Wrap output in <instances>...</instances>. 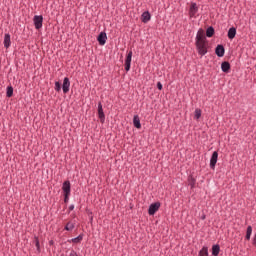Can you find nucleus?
<instances>
[{
	"mask_svg": "<svg viewBox=\"0 0 256 256\" xmlns=\"http://www.w3.org/2000/svg\"><path fill=\"white\" fill-rule=\"evenodd\" d=\"M195 46L198 51V55L201 57L207 55V42H195Z\"/></svg>",
	"mask_w": 256,
	"mask_h": 256,
	"instance_id": "obj_1",
	"label": "nucleus"
},
{
	"mask_svg": "<svg viewBox=\"0 0 256 256\" xmlns=\"http://www.w3.org/2000/svg\"><path fill=\"white\" fill-rule=\"evenodd\" d=\"M221 70L223 71V73H229L231 71V63H229L228 61L222 62Z\"/></svg>",
	"mask_w": 256,
	"mask_h": 256,
	"instance_id": "obj_13",
	"label": "nucleus"
},
{
	"mask_svg": "<svg viewBox=\"0 0 256 256\" xmlns=\"http://www.w3.org/2000/svg\"><path fill=\"white\" fill-rule=\"evenodd\" d=\"M70 256H79V254H77V252L75 250H72L70 252Z\"/></svg>",
	"mask_w": 256,
	"mask_h": 256,
	"instance_id": "obj_31",
	"label": "nucleus"
},
{
	"mask_svg": "<svg viewBox=\"0 0 256 256\" xmlns=\"http://www.w3.org/2000/svg\"><path fill=\"white\" fill-rule=\"evenodd\" d=\"M97 41L99 45H105L107 43V33L100 32V34L97 37Z\"/></svg>",
	"mask_w": 256,
	"mask_h": 256,
	"instance_id": "obj_11",
	"label": "nucleus"
},
{
	"mask_svg": "<svg viewBox=\"0 0 256 256\" xmlns=\"http://www.w3.org/2000/svg\"><path fill=\"white\" fill-rule=\"evenodd\" d=\"M196 183H197V179H195L193 175L188 176V185H190L191 189H195Z\"/></svg>",
	"mask_w": 256,
	"mask_h": 256,
	"instance_id": "obj_18",
	"label": "nucleus"
},
{
	"mask_svg": "<svg viewBox=\"0 0 256 256\" xmlns=\"http://www.w3.org/2000/svg\"><path fill=\"white\" fill-rule=\"evenodd\" d=\"M213 35H215V28L209 26L206 30V37H213Z\"/></svg>",
	"mask_w": 256,
	"mask_h": 256,
	"instance_id": "obj_23",
	"label": "nucleus"
},
{
	"mask_svg": "<svg viewBox=\"0 0 256 256\" xmlns=\"http://www.w3.org/2000/svg\"><path fill=\"white\" fill-rule=\"evenodd\" d=\"M49 244H50V245H53V240H51V241L49 242Z\"/></svg>",
	"mask_w": 256,
	"mask_h": 256,
	"instance_id": "obj_35",
	"label": "nucleus"
},
{
	"mask_svg": "<svg viewBox=\"0 0 256 256\" xmlns=\"http://www.w3.org/2000/svg\"><path fill=\"white\" fill-rule=\"evenodd\" d=\"M196 43H207V37L205 36V30L200 28L196 35Z\"/></svg>",
	"mask_w": 256,
	"mask_h": 256,
	"instance_id": "obj_2",
	"label": "nucleus"
},
{
	"mask_svg": "<svg viewBox=\"0 0 256 256\" xmlns=\"http://www.w3.org/2000/svg\"><path fill=\"white\" fill-rule=\"evenodd\" d=\"M35 29L43 27V15H35L33 18Z\"/></svg>",
	"mask_w": 256,
	"mask_h": 256,
	"instance_id": "obj_4",
	"label": "nucleus"
},
{
	"mask_svg": "<svg viewBox=\"0 0 256 256\" xmlns=\"http://www.w3.org/2000/svg\"><path fill=\"white\" fill-rule=\"evenodd\" d=\"M194 118L201 119V109H196L194 112Z\"/></svg>",
	"mask_w": 256,
	"mask_h": 256,
	"instance_id": "obj_27",
	"label": "nucleus"
},
{
	"mask_svg": "<svg viewBox=\"0 0 256 256\" xmlns=\"http://www.w3.org/2000/svg\"><path fill=\"white\" fill-rule=\"evenodd\" d=\"M90 221H93V216H91Z\"/></svg>",
	"mask_w": 256,
	"mask_h": 256,
	"instance_id": "obj_36",
	"label": "nucleus"
},
{
	"mask_svg": "<svg viewBox=\"0 0 256 256\" xmlns=\"http://www.w3.org/2000/svg\"><path fill=\"white\" fill-rule=\"evenodd\" d=\"M54 89L59 93V91H61V82L56 81Z\"/></svg>",
	"mask_w": 256,
	"mask_h": 256,
	"instance_id": "obj_28",
	"label": "nucleus"
},
{
	"mask_svg": "<svg viewBox=\"0 0 256 256\" xmlns=\"http://www.w3.org/2000/svg\"><path fill=\"white\" fill-rule=\"evenodd\" d=\"M206 217H207L206 215H203V216L201 217L202 221H205Z\"/></svg>",
	"mask_w": 256,
	"mask_h": 256,
	"instance_id": "obj_34",
	"label": "nucleus"
},
{
	"mask_svg": "<svg viewBox=\"0 0 256 256\" xmlns=\"http://www.w3.org/2000/svg\"><path fill=\"white\" fill-rule=\"evenodd\" d=\"M160 207H161V202L152 203V204L149 206L148 214H149V215H154L155 212H156Z\"/></svg>",
	"mask_w": 256,
	"mask_h": 256,
	"instance_id": "obj_7",
	"label": "nucleus"
},
{
	"mask_svg": "<svg viewBox=\"0 0 256 256\" xmlns=\"http://www.w3.org/2000/svg\"><path fill=\"white\" fill-rule=\"evenodd\" d=\"M6 97H8V98L13 97V86H7V88H6Z\"/></svg>",
	"mask_w": 256,
	"mask_h": 256,
	"instance_id": "obj_26",
	"label": "nucleus"
},
{
	"mask_svg": "<svg viewBox=\"0 0 256 256\" xmlns=\"http://www.w3.org/2000/svg\"><path fill=\"white\" fill-rule=\"evenodd\" d=\"M73 209H75V205L71 204V205L69 206V213H71V211H73Z\"/></svg>",
	"mask_w": 256,
	"mask_h": 256,
	"instance_id": "obj_33",
	"label": "nucleus"
},
{
	"mask_svg": "<svg viewBox=\"0 0 256 256\" xmlns=\"http://www.w3.org/2000/svg\"><path fill=\"white\" fill-rule=\"evenodd\" d=\"M71 87V81H69L68 77H65L62 84V91L63 93H67L69 91V88Z\"/></svg>",
	"mask_w": 256,
	"mask_h": 256,
	"instance_id": "obj_12",
	"label": "nucleus"
},
{
	"mask_svg": "<svg viewBox=\"0 0 256 256\" xmlns=\"http://www.w3.org/2000/svg\"><path fill=\"white\" fill-rule=\"evenodd\" d=\"M220 251H221V246H219V244H215L212 246V255L213 256H219Z\"/></svg>",
	"mask_w": 256,
	"mask_h": 256,
	"instance_id": "obj_19",
	"label": "nucleus"
},
{
	"mask_svg": "<svg viewBox=\"0 0 256 256\" xmlns=\"http://www.w3.org/2000/svg\"><path fill=\"white\" fill-rule=\"evenodd\" d=\"M252 233H253V227L248 226L247 230H246V236H245L246 241H250L251 240V234Z\"/></svg>",
	"mask_w": 256,
	"mask_h": 256,
	"instance_id": "obj_22",
	"label": "nucleus"
},
{
	"mask_svg": "<svg viewBox=\"0 0 256 256\" xmlns=\"http://www.w3.org/2000/svg\"><path fill=\"white\" fill-rule=\"evenodd\" d=\"M98 117L101 123H105V112H103V104L101 102L98 103Z\"/></svg>",
	"mask_w": 256,
	"mask_h": 256,
	"instance_id": "obj_8",
	"label": "nucleus"
},
{
	"mask_svg": "<svg viewBox=\"0 0 256 256\" xmlns=\"http://www.w3.org/2000/svg\"><path fill=\"white\" fill-rule=\"evenodd\" d=\"M34 243H35V247L37 248V252L41 253V244L39 243L38 236H34Z\"/></svg>",
	"mask_w": 256,
	"mask_h": 256,
	"instance_id": "obj_25",
	"label": "nucleus"
},
{
	"mask_svg": "<svg viewBox=\"0 0 256 256\" xmlns=\"http://www.w3.org/2000/svg\"><path fill=\"white\" fill-rule=\"evenodd\" d=\"M69 195L71 194H64V203H69Z\"/></svg>",
	"mask_w": 256,
	"mask_h": 256,
	"instance_id": "obj_30",
	"label": "nucleus"
},
{
	"mask_svg": "<svg viewBox=\"0 0 256 256\" xmlns=\"http://www.w3.org/2000/svg\"><path fill=\"white\" fill-rule=\"evenodd\" d=\"M4 47L9 49L11 47V34L6 33L4 35Z\"/></svg>",
	"mask_w": 256,
	"mask_h": 256,
	"instance_id": "obj_15",
	"label": "nucleus"
},
{
	"mask_svg": "<svg viewBox=\"0 0 256 256\" xmlns=\"http://www.w3.org/2000/svg\"><path fill=\"white\" fill-rule=\"evenodd\" d=\"M133 125L136 127V129H141V119H139V115H134Z\"/></svg>",
	"mask_w": 256,
	"mask_h": 256,
	"instance_id": "obj_17",
	"label": "nucleus"
},
{
	"mask_svg": "<svg viewBox=\"0 0 256 256\" xmlns=\"http://www.w3.org/2000/svg\"><path fill=\"white\" fill-rule=\"evenodd\" d=\"M236 35H237V28H235V27L229 28L228 34H227L228 39L233 40V39H235Z\"/></svg>",
	"mask_w": 256,
	"mask_h": 256,
	"instance_id": "obj_16",
	"label": "nucleus"
},
{
	"mask_svg": "<svg viewBox=\"0 0 256 256\" xmlns=\"http://www.w3.org/2000/svg\"><path fill=\"white\" fill-rule=\"evenodd\" d=\"M219 159V153L214 151L210 158V169L215 170V165H217V160Z\"/></svg>",
	"mask_w": 256,
	"mask_h": 256,
	"instance_id": "obj_6",
	"label": "nucleus"
},
{
	"mask_svg": "<svg viewBox=\"0 0 256 256\" xmlns=\"http://www.w3.org/2000/svg\"><path fill=\"white\" fill-rule=\"evenodd\" d=\"M215 53L217 57H224L225 56V46L222 44H218L215 48Z\"/></svg>",
	"mask_w": 256,
	"mask_h": 256,
	"instance_id": "obj_9",
	"label": "nucleus"
},
{
	"mask_svg": "<svg viewBox=\"0 0 256 256\" xmlns=\"http://www.w3.org/2000/svg\"><path fill=\"white\" fill-rule=\"evenodd\" d=\"M198 256H209V248L207 246H204L200 251Z\"/></svg>",
	"mask_w": 256,
	"mask_h": 256,
	"instance_id": "obj_24",
	"label": "nucleus"
},
{
	"mask_svg": "<svg viewBox=\"0 0 256 256\" xmlns=\"http://www.w3.org/2000/svg\"><path fill=\"white\" fill-rule=\"evenodd\" d=\"M157 89L163 91V84L161 82H157Z\"/></svg>",
	"mask_w": 256,
	"mask_h": 256,
	"instance_id": "obj_29",
	"label": "nucleus"
},
{
	"mask_svg": "<svg viewBox=\"0 0 256 256\" xmlns=\"http://www.w3.org/2000/svg\"><path fill=\"white\" fill-rule=\"evenodd\" d=\"M133 59V51H129L125 59V71H131V60Z\"/></svg>",
	"mask_w": 256,
	"mask_h": 256,
	"instance_id": "obj_3",
	"label": "nucleus"
},
{
	"mask_svg": "<svg viewBox=\"0 0 256 256\" xmlns=\"http://www.w3.org/2000/svg\"><path fill=\"white\" fill-rule=\"evenodd\" d=\"M252 245H254V247H256V233H255V235L253 237Z\"/></svg>",
	"mask_w": 256,
	"mask_h": 256,
	"instance_id": "obj_32",
	"label": "nucleus"
},
{
	"mask_svg": "<svg viewBox=\"0 0 256 256\" xmlns=\"http://www.w3.org/2000/svg\"><path fill=\"white\" fill-rule=\"evenodd\" d=\"M81 241H83V234H79L76 238H72L70 240H68V243H81Z\"/></svg>",
	"mask_w": 256,
	"mask_h": 256,
	"instance_id": "obj_20",
	"label": "nucleus"
},
{
	"mask_svg": "<svg viewBox=\"0 0 256 256\" xmlns=\"http://www.w3.org/2000/svg\"><path fill=\"white\" fill-rule=\"evenodd\" d=\"M73 229H75V222L72 221H69L64 227V231H73Z\"/></svg>",
	"mask_w": 256,
	"mask_h": 256,
	"instance_id": "obj_21",
	"label": "nucleus"
},
{
	"mask_svg": "<svg viewBox=\"0 0 256 256\" xmlns=\"http://www.w3.org/2000/svg\"><path fill=\"white\" fill-rule=\"evenodd\" d=\"M62 191L64 194H71V182L69 180L63 182Z\"/></svg>",
	"mask_w": 256,
	"mask_h": 256,
	"instance_id": "obj_10",
	"label": "nucleus"
},
{
	"mask_svg": "<svg viewBox=\"0 0 256 256\" xmlns=\"http://www.w3.org/2000/svg\"><path fill=\"white\" fill-rule=\"evenodd\" d=\"M141 17L142 23H149V21H151V13H149V11L143 12Z\"/></svg>",
	"mask_w": 256,
	"mask_h": 256,
	"instance_id": "obj_14",
	"label": "nucleus"
},
{
	"mask_svg": "<svg viewBox=\"0 0 256 256\" xmlns=\"http://www.w3.org/2000/svg\"><path fill=\"white\" fill-rule=\"evenodd\" d=\"M199 11V7L197 6V3L192 2L189 9V17L190 19H193L195 15H197V12Z\"/></svg>",
	"mask_w": 256,
	"mask_h": 256,
	"instance_id": "obj_5",
	"label": "nucleus"
}]
</instances>
